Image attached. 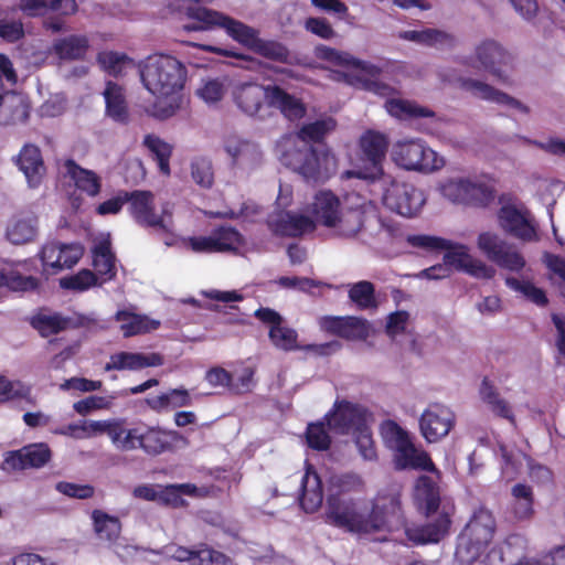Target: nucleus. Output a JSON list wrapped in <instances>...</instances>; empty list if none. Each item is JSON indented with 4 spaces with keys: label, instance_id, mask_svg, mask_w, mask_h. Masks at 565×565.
<instances>
[{
    "label": "nucleus",
    "instance_id": "16",
    "mask_svg": "<svg viewBox=\"0 0 565 565\" xmlns=\"http://www.w3.org/2000/svg\"><path fill=\"white\" fill-rule=\"evenodd\" d=\"M454 425V412L439 403L430 404L419 418L420 434L428 443H436L446 437Z\"/></svg>",
    "mask_w": 565,
    "mask_h": 565
},
{
    "label": "nucleus",
    "instance_id": "45",
    "mask_svg": "<svg viewBox=\"0 0 565 565\" xmlns=\"http://www.w3.org/2000/svg\"><path fill=\"white\" fill-rule=\"evenodd\" d=\"M92 518L95 532L99 539L113 542L119 536L121 524L118 518L100 510H94Z\"/></svg>",
    "mask_w": 565,
    "mask_h": 565
},
{
    "label": "nucleus",
    "instance_id": "25",
    "mask_svg": "<svg viewBox=\"0 0 565 565\" xmlns=\"http://www.w3.org/2000/svg\"><path fill=\"white\" fill-rule=\"evenodd\" d=\"M394 450L395 467L399 470L416 469L429 472L437 471L429 454L423 449H417L412 438H408Z\"/></svg>",
    "mask_w": 565,
    "mask_h": 565
},
{
    "label": "nucleus",
    "instance_id": "32",
    "mask_svg": "<svg viewBox=\"0 0 565 565\" xmlns=\"http://www.w3.org/2000/svg\"><path fill=\"white\" fill-rule=\"evenodd\" d=\"M39 218L33 212L19 213L7 227V238L15 245L32 242L38 235Z\"/></svg>",
    "mask_w": 565,
    "mask_h": 565
},
{
    "label": "nucleus",
    "instance_id": "21",
    "mask_svg": "<svg viewBox=\"0 0 565 565\" xmlns=\"http://www.w3.org/2000/svg\"><path fill=\"white\" fill-rule=\"evenodd\" d=\"M42 338L56 335L74 327L73 319L49 307H40L26 319Z\"/></svg>",
    "mask_w": 565,
    "mask_h": 565
},
{
    "label": "nucleus",
    "instance_id": "3",
    "mask_svg": "<svg viewBox=\"0 0 565 565\" xmlns=\"http://www.w3.org/2000/svg\"><path fill=\"white\" fill-rule=\"evenodd\" d=\"M89 428L95 433L106 434L116 449L131 451L141 449L149 456L171 451L181 435L159 426H149L142 422L127 427L124 420L92 422Z\"/></svg>",
    "mask_w": 565,
    "mask_h": 565
},
{
    "label": "nucleus",
    "instance_id": "6",
    "mask_svg": "<svg viewBox=\"0 0 565 565\" xmlns=\"http://www.w3.org/2000/svg\"><path fill=\"white\" fill-rule=\"evenodd\" d=\"M407 242L417 248L425 250H446L444 262L449 268L465 271L477 278H491L494 270L481 260L475 259L468 252V247L448 239L430 235H411Z\"/></svg>",
    "mask_w": 565,
    "mask_h": 565
},
{
    "label": "nucleus",
    "instance_id": "34",
    "mask_svg": "<svg viewBox=\"0 0 565 565\" xmlns=\"http://www.w3.org/2000/svg\"><path fill=\"white\" fill-rule=\"evenodd\" d=\"M103 95L106 115L118 124H127L129 121V113L122 86L108 81Z\"/></svg>",
    "mask_w": 565,
    "mask_h": 565
},
{
    "label": "nucleus",
    "instance_id": "5",
    "mask_svg": "<svg viewBox=\"0 0 565 565\" xmlns=\"http://www.w3.org/2000/svg\"><path fill=\"white\" fill-rule=\"evenodd\" d=\"M287 163L307 183L327 182L337 172V158L327 145H303L286 153Z\"/></svg>",
    "mask_w": 565,
    "mask_h": 565
},
{
    "label": "nucleus",
    "instance_id": "28",
    "mask_svg": "<svg viewBox=\"0 0 565 565\" xmlns=\"http://www.w3.org/2000/svg\"><path fill=\"white\" fill-rule=\"evenodd\" d=\"M17 164L26 178L30 188H38L45 173L41 150L34 145H25L19 152Z\"/></svg>",
    "mask_w": 565,
    "mask_h": 565
},
{
    "label": "nucleus",
    "instance_id": "33",
    "mask_svg": "<svg viewBox=\"0 0 565 565\" xmlns=\"http://www.w3.org/2000/svg\"><path fill=\"white\" fill-rule=\"evenodd\" d=\"M65 174L73 180L75 186L88 196H96L102 190V179L93 170L82 168L73 159L64 162Z\"/></svg>",
    "mask_w": 565,
    "mask_h": 565
},
{
    "label": "nucleus",
    "instance_id": "17",
    "mask_svg": "<svg viewBox=\"0 0 565 565\" xmlns=\"http://www.w3.org/2000/svg\"><path fill=\"white\" fill-rule=\"evenodd\" d=\"M84 254L78 243L64 244L60 242L46 243L40 253L43 267L52 269V274L75 266Z\"/></svg>",
    "mask_w": 565,
    "mask_h": 565
},
{
    "label": "nucleus",
    "instance_id": "59",
    "mask_svg": "<svg viewBox=\"0 0 565 565\" xmlns=\"http://www.w3.org/2000/svg\"><path fill=\"white\" fill-rule=\"evenodd\" d=\"M303 26L306 31L322 40H331L337 36V31L326 18L310 17L306 19Z\"/></svg>",
    "mask_w": 565,
    "mask_h": 565
},
{
    "label": "nucleus",
    "instance_id": "43",
    "mask_svg": "<svg viewBox=\"0 0 565 565\" xmlns=\"http://www.w3.org/2000/svg\"><path fill=\"white\" fill-rule=\"evenodd\" d=\"M143 146L151 152L153 160L157 161L159 171L164 175H170V158L172 156V146L156 135H146Z\"/></svg>",
    "mask_w": 565,
    "mask_h": 565
},
{
    "label": "nucleus",
    "instance_id": "61",
    "mask_svg": "<svg viewBox=\"0 0 565 565\" xmlns=\"http://www.w3.org/2000/svg\"><path fill=\"white\" fill-rule=\"evenodd\" d=\"M24 38V26L21 20L0 19V39L7 43H15Z\"/></svg>",
    "mask_w": 565,
    "mask_h": 565
},
{
    "label": "nucleus",
    "instance_id": "41",
    "mask_svg": "<svg viewBox=\"0 0 565 565\" xmlns=\"http://www.w3.org/2000/svg\"><path fill=\"white\" fill-rule=\"evenodd\" d=\"M385 107L390 115L402 120L435 117L434 110L408 99H388Z\"/></svg>",
    "mask_w": 565,
    "mask_h": 565
},
{
    "label": "nucleus",
    "instance_id": "20",
    "mask_svg": "<svg viewBox=\"0 0 565 565\" xmlns=\"http://www.w3.org/2000/svg\"><path fill=\"white\" fill-rule=\"evenodd\" d=\"M386 137L377 131L367 130L360 139V147L364 159L371 164L370 172L363 173L364 179L376 180L385 175L383 160L387 150Z\"/></svg>",
    "mask_w": 565,
    "mask_h": 565
},
{
    "label": "nucleus",
    "instance_id": "62",
    "mask_svg": "<svg viewBox=\"0 0 565 565\" xmlns=\"http://www.w3.org/2000/svg\"><path fill=\"white\" fill-rule=\"evenodd\" d=\"M97 61L109 74L117 75L121 72L124 63L129 61V57L124 53L109 51L98 53Z\"/></svg>",
    "mask_w": 565,
    "mask_h": 565
},
{
    "label": "nucleus",
    "instance_id": "52",
    "mask_svg": "<svg viewBox=\"0 0 565 565\" xmlns=\"http://www.w3.org/2000/svg\"><path fill=\"white\" fill-rule=\"evenodd\" d=\"M191 175L194 182L204 189L212 188L214 171L212 161L205 157H198L191 162Z\"/></svg>",
    "mask_w": 565,
    "mask_h": 565
},
{
    "label": "nucleus",
    "instance_id": "15",
    "mask_svg": "<svg viewBox=\"0 0 565 565\" xmlns=\"http://www.w3.org/2000/svg\"><path fill=\"white\" fill-rule=\"evenodd\" d=\"M52 458V451L45 443H34L23 446L18 450L8 451L1 463V469L7 472L42 468Z\"/></svg>",
    "mask_w": 565,
    "mask_h": 565
},
{
    "label": "nucleus",
    "instance_id": "8",
    "mask_svg": "<svg viewBox=\"0 0 565 565\" xmlns=\"http://www.w3.org/2000/svg\"><path fill=\"white\" fill-rule=\"evenodd\" d=\"M494 532L495 519L491 511L486 508L476 510L458 536L456 558L462 564L477 561L491 543Z\"/></svg>",
    "mask_w": 565,
    "mask_h": 565
},
{
    "label": "nucleus",
    "instance_id": "39",
    "mask_svg": "<svg viewBox=\"0 0 565 565\" xmlns=\"http://www.w3.org/2000/svg\"><path fill=\"white\" fill-rule=\"evenodd\" d=\"M93 267L103 279L110 280L117 274L116 257L109 239H102L92 248Z\"/></svg>",
    "mask_w": 565,
    "mask_h": 565
},
{
    "label": "nucleus",
    "instance_id": "50",
    "mask_svg": "<svg viewBox=\"0 0 565 565\" xmlns=\"http://www.w3.org/2000/svg\"><path fill=\"white\" fill-rule=\"evenodd\" d=\"M0 287H8L13 291H31L39 287V280L33 276H22L11 269H0Z\"/></svg>",
    "mask_w": 565,
    "mask_h": 565
},
{
    "label": "nucleus",
    "instance_id": "1",
    "mask_svg": "<svg viewBox=\"0 0 565 565\" xmlns=\"http://www.w3.org/2000/svg\"><path fill=\"white\" fill-rule=\"evenodd\" d=\"M326 522L352 533L393 532L405 527L406 521L397 495L376 499L367 515L361 512L358 500L327 499Z\"/></svg>",
    "mask_w": 565,
    "mask_h": 565
},
{
    "label": "nucleus",
    "instance_id": "44",
    "mask_svg": "<svg viewBox=\"0 0 565 565\" xmlns=\"http://www.w3.org/2000/svg\"><path fill=\"white\" fill-rule=\"evenodd\" d=\"M217 253H236L245 244L243 235L233 226L221 225L212 230Z\"/></svg>",
    "mask_w": 565,
    "mask_h": 565
},
{
    "label": "nucleus",
    "instance_id": "40",
    "mask_svg": "<svg viewBox=\"0 0 565 565\" xmlns=\"http://www.w3.org/2000/svg\"><path fill=\"white\" fill-rule=\"evenodd\" d=\"M363 481L355 473L333 475L328 481L327 499H348L349 494L361 492Z\"/></svg>",
    "mask_w": 565,
    "mask_h": 565
},
{
    "label": "nucleus",
    "instance_id": "64",
    "mask_svg": "<svg viewBox=\"0 0 565 565\" xmlns=\"http://www.w3.org/2000/svg\"><path fill=\"white\" fill-rule=\"evenodd\" d=\"M204 380L213 388L222 387L231 393L233 375L222 366L210 367L204 375Z\"/></svg>",
    "mask_w": 565,
    "mask_h": 565
},
{
    "label": "nucleus",
    "instance_id": "24",
    "mask_svg": "<svg viewBox=\"0 0 565 565\" xmlns=\"http://www.w3.org/2000/svg\"><path fill=\"white\" fill-rule=\"evenodd\" d=\"M315 222L335 227L341 221V202L331 190H320L316 193L311 205Z\"/></svg>",
    "mask_w": 565,
    "mask_h": 565
},
{
    "label": "nucleus",
    "instance_id": "31",
    "mask_svg": "<svg viewBox=\"0 0 565 565\" xmlns=\"http://www.w3.org/2000/svg\"><path fill=\"white\" fill-rule=\"evenodd\" d=\"M163 359L159 353H132L118 352L110 355V360L105 365V371L111 370H142L149 366H160Z\"/></svg>",
    "mask_w": 565,
    "mask_h": 565
},
{
    "label": "nucleus",
    "instance_id": "47",
    "mask_svg": "<svg viewBox=\"0 0 565 565\" xmlns=\"http://www.w3.org/2000/svg\"><path fill=\"white\" fill-rule=\"evenodd\" d=\"M349 298L361 310L373 309L377 307L375 287L371 281L367 280H361L353 284L349 289Z\"/></svg>",
    "mask_w": 565,
    "mask_h": 565
},
{
    "label": "nucleus",
    "instance_id": "29",
    "mask_svg": "<svg viewBox=\"0 0 565 565\" xmlns=\"http://www.w3.org/2000/svg\"><path fill=\"white\" fill-rule=\"evenodd\" d=\"M323 502V486L320 476L308 466L301 478V494L299 504L307 513H313L320 509Z\"/></svg>",
    "mask_w": 565,
    "mask_h": 565
},
{
    "label": "nucleus",
    "instance_id": "54",
    "mask_svg": "<svg viewBox=\"0 0 565 565\" xmlns=\"http://www.w3.org/2000/svg\"><path fill=\"white\" fill-rule=\"evenodd\" d=\"M478 247L488 257V259L494 263L508 245L499 237L498 234L483 232L478 236Z\"/></svg>",
    "mask_w": 565,
    "mask_h": 565
},
{
    "label": "nucleus",
    "instance_id": "56",
    "mask_svg": "<svg viewBox=\"0 0 565 565\" xmlns=\"http://www.w3.org/2000/svg\"><path fill=\"white\" fill-rule=\"evenodd\" d=\"M31 388L21 382H12L3 375H0V404L17 399L26 398Z\"/></svg>",
    "mask_w": 565,
    "mask_h": 565
},
{
    "label": "nucleus",
    "instance_id": "2",
    "mask_svg": "<svg viewBox=\"0 0 565 565\" xmlns=\"http://www.w3.org/2000/svg\"><path fill=\"white\" fill-rule=\"evenodd\" d=\"M143 86L157 97L148 113L159 119H167L180 108V93L184 88L188 71L177 57L156 53L147 56L139 65Z\"/></svg>",
    "mask_w": 565,
    "mask_h": 565
},
{
    "label": "nucleus",
    "instance_id": "48",
    "mask_svg": "<svg viewBox=\"0 0 565 565\" xmlns=\"http://www.w3.org/2000/svg\"><path fill=\"white\" fill-rule=\"evenodd\" d=\"M252 51L267 60L279 63L288 62L290 55L285 44L274 40H264L259 36L255 41Z\"/></svg>",
    "mask_w": 565,
    "mask_h": 565
},
{
    "label": "nucleus",
    "instance_id": "49",
    "mask_svg": "<svg viewBox=\"0 0 565 565\" xmlns=\"http://www.w3.org/2000/svg\"><path fill=\"white\" fill-rule=\"evenodd\" d=\"M505 284L511 289L521 292L529 301L539 307H545L548 303V298L545 291L542 288L536 287L531 281L508 277L505 279Z\"/></svg>",
    "mask_w": 565,
    "mask_h": 565
},
{
    "label": "nucleus",
    "instance_id": "23",
    "mask_svg": "<svg viewBox=\"0 0 565 565\" xmlns=\"http://www.w3.org/2000/svg\"><path fill=\"white\" fill-rule=\"evenodd\" d=\"M450 515L446 511L437 512V516L426 524L405 527V534L414 544H430L441 541L450 529Z\"/></svg>",
    "mask_w": 565,
    "mask_h": 565
},
{
    "label": "nucleus",
    "instance_id": "63",
    "mask_svg": "<svg viewBox=\"0 0 565 565\" xmlns=\"http://www.w3.org/2000/svg\"><path fill=\"white\" fill-rule=\"evenodd\" d=\"M382 435L394 449L411 438L409 434L394 420L384 422L382 425Z\"/></svg>",
    "mask_w": 565,
    "mask_h": 565
},
{
    "label": "nucleus",
    "instance_id": "36",
    "mask_svg": "<svg viewBox=\"0 0 565 565\" xmlns=\"http://www.w3.org/2000/svg\"><path fill=\"white\" fill-rule=\"evenodd\" d=\"M89 49V40L84 34H72L54 41L52 52L63 61L84 60Z\"/></svg>",
    "mask_w": 565,
    "mask_h": 565
},
{
    "label": "nucleus",
    "instance_id": "42",
    "mask_svg": "<svg viewBox=\"0 0 565 565\" xmlns=\"http://www.w3.org/2000/svg\"><path fill=\"white\" fill-rule=\"evenodd\" d=\"M337 122L333 118L318 119L303 125L297 132V137L308 145L309 142L317 146L326 145V137L335 129Z\"/></svg>",
    "mask_w": 565,
    "mask_h": 565
},
{
    "label": "nucleus",
    "instance_id": "4",
    "mask_svg": "<svg viewBox=\"0 0 565 565\" xmlns=\"http://www.w3.org/2000/svg\"><path fill=\"white\" fill-rule=\"evenodd\" d=\"M231 95L235 106L249 117L259 116L265 106L278 109L288 119H299L306 114L303 103L278 85L239 82Z\"/></svg>",
    "mask_w": 565,
    "mask_h": 565
},
{
    "label": "nucleus",
    "instance_id": "60",
    "mask_svg": "<svg viewBox=\"0 0 565 565\" xmlns=\"http://www.w3.org/2000/svg\"><path fill=\"white\" fill-rule=\"evenodd\" d=\"M195 489V486L190 483L169 486L159 494V500L177 508L183 504L181 494H192Z\"/></svg>",
    "mask_w": 565,
    "mask_h": 565
},
{
    "label": "nucleus",
    "instance_id": "19",
    "mask_svg": "<svg viewBox=\"0 0 565 565\" xmlns=\"http://www.w3.org/2000/svg\"><path fill=\"white\" fill-rule=\"evenodd\" d=\"M320 328L330 334L345 340H366L370 335L369 321L355 316L322 317L320 319Z\"/></svg>",
    "mask_w": 565,
    "mask_h": 565
},
{
    "label": "nucleus",
    "instance_id": "26",
    "mask_svg": "<svg viewBox=\"0 0 565 565\" xmlns=\"http://www.w3.org/2000/svg\"><path fill=\"white\" fill-rule=\"evenodd\" d=\"M459 82L462 89L470 92L473 96L480 99L494 102L500 105H508L521 110L522 113H529V107L522 104L520 100L484 82L470 77L459 78Z\"/></svg>",
    "mask_w": 565,
    "mask_h": 565
},
{
    "label": "nucleus",
    "instance_id": "7",
    "mask_svg": "<svg viewBox=\"0 0 565 565\" xmlns=\"http://www.w3.org/2000/svg\"><path fill=\"white\" fill-rule=\"evenodd\" d=\"M185 15L192 22L183 24L186 32L207 31L214 28L224 29L234 41L252 50L258 38V31L238 20L218 11L204 7H188Z\"/></svg>",
    "mask_w": 565,
    "mask_h": 565
},
{
    "label": "nucleus",
    "instance_id": "35",
    "mask_svg": "<svg viewBox=\"0 0 565 565\" xmlns=\"http://www.w3.org/2000/svg\"><path fill=\"white\" fill-rule=\"evenodd\" d=\"M115 319L120 323V330L126 338L154 331L161 326V322L157 319L128 310L117 311Z\"/></svg>",
    "mask_w": 565,
    "mask_h": 565
},
{
    "label": "nucleus",
    "instance_id": "46",
    "mask_svg": "<svg viewBox=\"0 0 565 565\" xmlns=\"http://www.w3.org/2000/svg\"><path fill=\"white\" fill-rule=\"evenodd\" d=\"M271 344L278 350L290 352L300 349L298 344V333L295 329L278 324L271 326L268 332Z\"/></svg>",
    "mask_w": 565,
    "mask_h": 565
},
{
    "label": "nucleus",
    "instance_id": "9",
    "mask_svg": "<svg viewBox=\"0 0 565 565\" xmlns=\"http://www.w3.org/2000/svg\"><path fill=\"white\" fill-rule=\"evenodd\" d=\"M392 160L406 171L430 173L440 170L445 160L423 139L412 138L398 140L391 151Z\"/></svg>",
    "mask_w": 565,
    "mask_h": 565
},
{
    "label": "nucleus",
    "instance_id": "58",
    "mask_svg": "<svg viewBox=\"0 0 565 565\" xmlns=\"http://www.w3.org/2000/svg\"><path fill=\"white\" fill-rule=\"evenodd\" d=\"M315 56L319 60L333 63L335 65H356L360 62L347 53H342L324 44H318L315 47Z\"/></svg>",
    "mask_w": 565,
    "mask_h": 565
},
{
    "label": "nucleus",
    "instance_id": "53",
    "mask_svg": "<svg viewBox=\"0 0 565 565\" xmlns=\"http://www.w3.org/2000/svg\"><path fill=\"white\" fill-rule=\"evenodd\" d=\"M225 78H210L198 88V96L209 105L220 103L225 96Z\"/></svg>",
    "mask_w": 565,
    "mask_h": 565
},
{
    "label": "nucleus",
    "instance_id": "14",
    "mask_svg": "<svg viewBox=\"0 0 565 565\" xmlns=\"http://www.w3.org/2000/svg\"><path fill=\"white\" fill-rule=\"evenodd\" d=\"M497 217L504 233L523 242L537 239V225L529 210L505 204L499 209Z\"/></svg>",
    "mask_w": 565,
    "mask_h": 565
},
{
    "label": "nucleus",
    "instance_id": "22",
    "mask_svg": "<svg viewBox=\"0 0 565 565\" xmlns=\"http://www.w3.org/2000/svg\"><path fill=\"white\" fill-rule=\"evenodd\" d=\"M450 515L446 511L437 512V516L426 524L405 527V534L414 544H430L441 541L450 529Z\"/></svg>",
    "mask_w": 565,
    "mask_h": 565
},
{
    "label": "nucleus",
    "instance_id": "38",
    "mask_svg": "<svg viewBox=\"0 0 565 565\" xmlns=\"http://www.w3.org/2000/svg\"><path fill=\"white\" fill-rule=\"evenodd\" d=\"M224 149L232 158L234 164L245 163L253 166L262 159V151L258 146L248 140L235 137L228 138L225 141Z\"/></svg>",
    "mask_w": 565,
    "mask_h": 565
},
{
    "label": "nucleus",
    "instance_id": "57",
    "mask_svg": "<svg viewBox=\"0 0 565 565\" xmlns=\"http://www.w3.org/2000/svg\"><path fill=\"white\" fill-rule=\"evenodd\" d=\"M193 565H232V561L224 553L209 547L206 544L196 546Z\"/></svg>",
    "mask_w": 565,
    "mask_h": 565
},
{
    "label": "nucleus",
    "instance_id": "27",
    "mask_svg": "<svg viewBox=\"0 0 565 565\" xmlns=\"http://www.w3.org/2000/svg\"><path fill=\"white\" fill-rule=\"evenodd\" d=\"M414 501L426 518L436 514L440 507V490L436 481L428 476L417 478L414 488Z\"/></svg>",
    "mask_w": 565,
    "mask_h": 565
},
{
    "label": "nucleus",
    "instance_id": "13",
    "mask_svg": "<svg viewBox=\"0 0 565 565\" xmlns=\"http://www.w3.org/2000/svg\"><path fill=\"white\" fill-rule=\"evenodd\" d=\"M511 62L510 52L494 40L482 41L476 46L475 55L465 60L466 65L483 68L504 84L509 83V77L502 72L501 66Z\"/></svg>",
    "mask_w": 565,
    "mask_h": 565
},
{
    "label": "nucleus",
    "instance_id": "51",
    "mask_svg": "<svg viewBox=\"0 0 565 565\" xmlns=\"http://www.w3.org/2000/svg\"><path fill=\"white\" fill-rule=\"evenodd\" d=\"M306 441L313 450H328L331 446V437L326 425L322 422L310 423L306 430Z\"/></svg>",
    "mask_w": 565,
    "mask_h": 565
},
{
    "label": "nucleus",
    "instance_id": "18",
    "mask_svg": "<svg viewBox=\"0 0 565 565\" xmlns=\"http://www.w3.org/2000/svg\"><path fill=\"white\" fill-rule=\"evenodd\" d=\"M326 418L331 430L335 434L347 435L365 425L366 411L361 405L341 401L334 404L333 412L328 414Z\"/></svg>",
    "mask_w": 565,
    "mask_h": 565
},
{
    "label": "nucleus",
    "instance_id": "37",
    "mask_svg": "<svg viewBox=\"0 0 565 565\" xmlns=\"http://www.w3.org/2000/svg\"><path fill=\"white\" fill-rule=\"evenodd\" d=\"M398 38L430 47H451L455 45V36L452 34L431 28L401 31Z\"/></svg>",
    "mask_w": 565,
    "mask_h": 565
},
{
    "label": "nucleus",
    "instance_id": "12",
    "mask_svg": "<svg viewBox=\"0 0 565 565\" xmlns=\"http://www.w3.org/2000/svg\"><path fill=\"white\" fill-rule=\"evenodd\" d=\"M126 200L129 203V213L134 221L141 227L153 228L161 232H169L166 221V210L157 213L154 195L148 190H134L126 192Z\"/></svg>",
    "mask_w": 565,
    "mask_h": 565
},
{
    "label": "nucleus",
    "instance_id": "55",
    "mask_svg": "<svg viewBox=\"0 0 565 565\" xmlns=\"http://www.w3.org/2000/svg\"><path fill=\"white\" fill-rule=\"evenodd\" d=\"M97 276L89 269H82L75 275L64 277L61 279V287L64 289L84 291L95 286Z\"/></svg>",
    "mask_w": 565,
    "mask_h": 565
},
{
    "label": "nucleus",
    "instance_id": "10",
    "mask_svg": "<svg viewBox=\"0 0 565 565\" xmlns=\"http://www.w3.org/2000/svg\"><path fill=\"white\" fill-rule=\"evenodd\" d=\"M383 189V204L402 216H415L425 204V195L414 184L399 181L391 174L380 179Z\"/></svg>",
    "mask_w": 565,
    "mask_h": 565
},
{
    "label": "nucleus",
    "instance_id": "11",
    "mask_svg": "<svg viewBox=\"0 0 565 565\" xmlns=\"http://www.w3.org/2000/svg\"><path fill=\"white\" fill-rule=\"evenodd\" d=\"M443 194L454 203L486 207L493 202L495 189L480 181L459 178L447 181L441 188Z\"/></svg>",
    "mask_w": 565,
    "mask_h": 565
},
{
    "label": "nucleus",
    "instance_id": "30",
    "mask_svg": "<svg viewBox=\"0 0 565 565\" xmlns=\"http://www.w3.org/2000/svg\"><path fill=\"white\" fill-rule=\"evenodd\" d=\"M274 234L286 237H298L316 230V222L302 214L286 212L270 223Z\"/></svg>",
    "mask_w": 565,
    "mask_h": 565
}]
</instances>
